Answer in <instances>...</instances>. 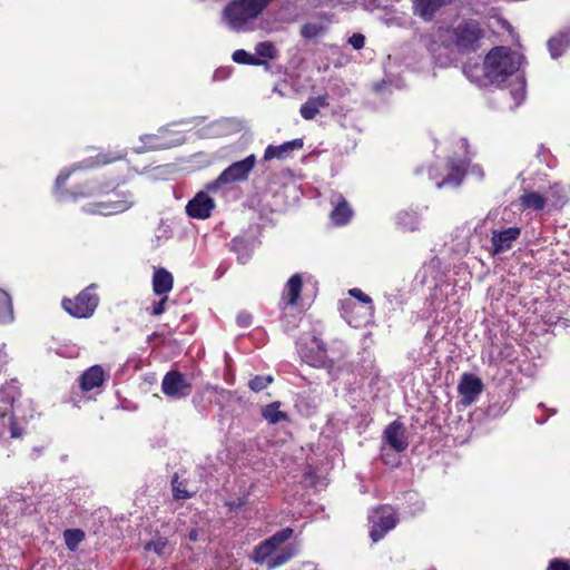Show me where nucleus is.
<instances>
[{
    "instance_id": "obj_1",
    "label": "nucleus",
    "mask_w": 570,
    "mask_h": 570,
    "mask_svg": "<svg viewBox=\"0 0 570 570\" xmlns=\"http://www.w3.org/2000/svg\"><path fill=\"white\" fill-rule=\"evenodd\" d=\"M484 37L485 29L482 23L476 19L465 18L445 29L444 46L465 55L478 51Z\"/></svg>"
},
{
    "instance_id": "obj_2",
    "label": "nucleus",
    "mask_w": 570,
    "mask_h": 570,
    "mask_svg": "<svg viewBox=\"0 0 570 570\" xmlns=\"http://www.w3.org/2000/svg\"><path fill=\"white\" fill-rule=\"evenodd\" d=\"M518 69L519 56L507 47L492 48L483 60V72L491 83L504 82Z\"/></svg>"
},
{
    "instance_id": "obj_3",
    "label": "nucleus",
    "mask_w": 570,
    "mask_h": 570,
    "mask_svg": "<svg viewBox=\"0 0 570 570\" xmlns=\"http://www.w3.org/2000/svg\"><path fill=\"white\" fill-rule=\"evenodd\" d=\"M19 395L16 381H10L0 389V442L6 443L23 434V428L12 414L13 402Z\"/></svg>"
},
{
    "instance_id": "obj_4",
    "label": "nucleus",
    "mask_w": 570,
    "mask_h": 570,
    "mask_svg": "<svg viewBox=\"0 0 570 570\" xmlns=\"http://www.w3.org/2000/svg\"><path fill=\"white\" fill-rule=\"evenodd\" d=\"M292 534L293 530L291 528H286L262 542L254 551V561L259 564H267L269 569L279 567L287 562L294 556V551L292 549L283 550L275 556L273 554L282 543L292 537Z\"/></svg>"
},
{
    "instance_id": "obj_5",
    "label": "nucleus",
    "mask_w": 570,
    "mask_h": 570,
    "mask_svg": "<svg viewBox=\"0 0 570 570\" xmlns=\"http://www.w3.org/2000/svg\"><path fill=\"white\" fill-rule=\"evenodd\" d=\"M272 0H232L223 17L233 30H240L249 20L257 18Z\"/></svg>"
},
{
    "instance_id": "obj_6",
    "label": "nucleus",
    "mask_w": 570,
    "mask_h": 570,
    "mask_svg": "<svg viewBox=\"0 0 570 570\" xmlns=\"http://www.w3.org/2000/svg\"><path fill=\"white\" fill-rule=\"evenodd\" d=\"M297 352L302 361L314 367H332L334 358L327 355L324 344L320 341L315 330L304 332L296 342Z\"/></svg>"
},
{
    "instance_id": "obj_7",
    "label": "nucleus",
    "mask_w": 570,
    "mask_h": 570,
    "mask_svg": "<svg viewBox=\"0 0 570 570\" xmlns=\"http://www.w3.org/2000/svg\"><path fill=\"white\" fill-rule=\"evenodd\" d=\"M100 303L98 294V285L91 283L81 289L75 297H63L61 307L71 316L76 318H89L94 315Z\"/></svg>"
},
{
    "instance_id": "obj_8",
    "label": "nucleus",
    "mask_w": 570,
    "mask_h": 570,
    "mask_svg": "<svg viewBox=\"0 0 570 570\" xmlns=\"http://www.w3.org/2000/svg\"><path fill=\"white\" fill-rule=\"evenodd\" d=\"M255 166L256 156L254 154L239 161L233 163L225 168L215 180L206 185L207 191L215 194L226 185L246 181Z\"/></svg>"
},
{
    "instance_id": "obj_9",
    "label": "nucleus",
    "mask_w": 570,
    "mask_h": 570,
    "mask_svg": "<svg viewBox=\"0 0 570 570\" xmlns=\"http://www.w3.org/2000/svg\"><path fill=\"white\" fill-rule=\"evenodd\" d=\"M348 295L357 301L343 299L340 303L342 317L344 318H372L374 316L375 307L372 298L365 294L361 288L354 287L348 289Z\"/></svg>"
},
{
    "instance_id": "obj_10",
    "label": "nucleus",
    "mask_w": 570,
    "mask_h": 570,
    "mask_svg": "<svg viewBox=\"0 0 570 570\" xmlns=\"http://www.w3.org/2000/svg\"><path fill=\"white\" fill-rule=\"evenodd\" d=\"M370 520L373 523L370 532L373 542H377L387 531L396 525L394 510L387 505L374 510Z\"/></svg>"
},
{
    "instance_id": "obj_11",
    "label": "nucleus",
    "mask_w": 570,
    "mask_h": 570,
    "mask_svg": "<svg viewBox=\"0 0 570 570\" xmlns=\"http://www.w3.org/2000/svg\"><path fill=\"white\" fill-rule=\"evenodd\" d=\"M161 391L168 397L181 399L190 394L191 384L183 373L170 371L163 379Z\"/></svg>"
},
{
    "instance_id": "obj_12",
    "label": "nucleus",
    "mask_w": 570,
    "mask_h": 570,
    "mask_svg": "<svg viewBox=\"0 0 570 570\" xmlns=\"http://www.w3.org/2000/svg\"><path fill=\"white\" fill-rule=\"evenodd\" d=\"M383 440L395 452H403L409 446L406 430L399 421H393L385 428Z\"/></svg>"
},
{
    "instance_id": "obj_13",
    "label": "nucleus",
    "mask_w": 570,
    "mask_h": 570,
    "mask_svg": "<svg viewBox=\"0 0 570 570\" xmlns=\"http://www.w3.org/2000/svg\"><path fill=\"white\" fill-rule=\"evenodd\" d=\"M458 391L462 396V403L470 405L483 391V383L478 376L464 373L460 379Z\"/></svg>"
},
{
    "instance_id": "obj_14",
    "label": "nucleus",
    "mask_w": 570,
    "mask_h": 570,
    "mask_svg": "<svg viewBox=\"0 0 570 570\" xmlns=\"http://www.w3.org/2000/svg\"><path fill=\"white\" fill-rule=\"evenodd\" d=\"M215 207L214 200L205 193L199 191L186 205V213L191 218L206 219Z\"/></svg>"
},
{
    "instance_id": "obj_15",
    "label": "nucleus",
    "mask_w": 570,
    "mask_h": 570,
    "mask_svg": "<svg viewBox=\"0 0 570 570\" xmlns=\"http://www.w3.org/2000/svg\"><path fill=\"white\" fill-rule=\"evenodd\" d=\"M521 229L519 227H509L504 230H492L491 244L493 255L504 253L512 247L514 240L519 238Z\"/></svg>"
},
{
    "instance_id": "obj_16",
    "label": "nucleus",
    "mask_w": 570,
    "mask_h": 570,
    "mask_svg": "<svg viewBox=\"0 0 570 570\" xmlns=\"http://www.w3.org/2000/svg\"><path fill=\"white\" fill-rule=\"evenodd\" d=\"M303 289V277L296 273L292 275L286 282L282 292L281 302L285 306L298 307L301 306V294Z\"/></svg>"
},
{
    "instance_id": "obj_17",
    "label": "nucleus",
    "mask_w": 570,
    "mask_h": 570,
    "mask_svg": "<svg viewBox=\"0 0 570 570\" xmlns=\"http://www.w3.org/2000/svg\"><path fill=\"white\" fill-rule=\"evenodd\" d=\"M304 146L302 138H296L289 141H285L281 145H268L264 150L263 160L271 161L272 159H286L291 157L294 150H299Z\"/></svg>"
},
{
    "instance_id": "obj_18",
    "label": "nucleus",
    "mask_w": 570,
    "mask_h": 570,
    "mask_svg": "<svg viewBox=\"0 0 570 570\" xmlns=\"http://www.w3.org/2000/svg\"><path fill=\"white\" fill-rule=\"evenodd\" d=\"M132 203L131 194H125L122 196L115 194V198L112 199L96 203V208L104 215H114L127 210Z\"/></svg>"
},
{
    "instance_id": "obj_19",
    "label": "nucleus",
    "mask_w": 570,
    "mask_h": 570,
    "mask_svg": "<svg viewBox=\"0 0 570 570\" xmlns=\"http://www.w3.org/2000/svg\"><path fill=\"white\" fill-rule=\"evenodd\" d=\"M451 0H414L413 13L424 21H432L436 12Z\"/></svg>"
},
{
    "instance_id": "obj_20",
    "label": "nucleus",
    "mask_w": 570,
    "mask_h": 570,
    "mask_svg": "<svg viewBox=\"0 0 570 570\" xmlns=\"http://www.w3.org/2000/svg\"><path fill=\"white\" fill-rule=\"evenodd\" d=\"M446 176L443 178L439 187L450 185L458 187L462 184L466 175V164L462 159H450L446 163Z\"/></svg>"
},
{
    "instance_id": "obj_21",
    "label": "nucleus",
    "mask_w": 570,
    "mask_h": 570,
    "mask_svg": "<svg viewBox=\"0 0 570 570\" xmlns=\"http://www.w3.org/2000/svg\"><path fill=\"white\" fill-rule=\"evenodd\" d=\"M328 95L325 92L317 97L308 98L307 101L301 106L299 114L305 120H312L318 115L320 108L328 107Z\"/></svg>"
},
{
    "instance_id": "obj_22",
    "label": "nucleus",
    "mask_w": 570,
    "mask_h": 570,
    "mask_svg": "<svg viewBox=\"0 0 570 570\" xmlns=\"http://www.w3.org/2000/svg\"><path fill=\"white\" fill-rule=\"evenodd\" d=\"M174 286V277L166 268H155L153 275V291L156 295H167Z\"/></svg>"
},
{
    "instance_id": "obj_23",
    "label": "nucleus",
    "mask_w": 570,
    "mask_h": 570,
    "mask_svg": "<svg viewBox=\"0 0 570 570\" xmlns=\"http://www.w3.org/2000/svg\"><path fill=\"white\" fill-rule=\"evenodd\" d=\"M353 215L352 208L347 200L342 196H337L335 206L331 212V219L335 225H345L350 222Z\"/></svg>"
},
{
    "instance_id": "obj_24",
    "label": "nucleus",
    "mask_w": 570,
    "mask_h": 570,
    "mask_svg": "<svg viewBox=\"0 0 570 570\" xmlns=\"http://www.w3.org/2000/svg\"><path fill=\"white\" fill-rule=\"evenodd\" d=\"M104 382V371L99 365L88 368L80 377V386L83 391H91Z\"/></svg>"
},
{
    "instance_id": "obj_25",
    "label": "nucleus",
    "mask_w": 570,
    "mask_h": 570,
    "mask_svg": "<svg viewBox=\"0 0 570 570\" xmlns=\"http://www.w3.org/2000/svg\"><path fill=\"white\" fill-rule=\"evenodd\" d=\"M570 47V31H562L548 41V49L552 58H558Z\"/></svg>"
},
{
    "instance_id": "obj_26",
    "label": "nucleus",
    "mask_w": 570,
    "mask_h": 570,
    "mask_svg": "<svg viewBox=\"0 0 570 570\" xmlns=\"http://www.w3.org/2000/svg\"><path fill=\"white\" fill-rule=\"evenodd\" d=\"M548 198L537 191L525 190L520 197L519 203L523 209L542 210L547 205Z\"/></svg>"
},
{
    "instance_id": "obj_27",
    "label": "nucleus",
    "mask_w": 570,
    "mask_h": 570,
    "mask_svg": "<svg viewBox=\"0 0 570 570\" xmlns=\"http://www.w3.org/2000/svg\"><path fill=\"white\" fill-rule=\"evenodd\" d=\"M14 317L11 295L0 287V321H12Z\"/></svg>"
},
{
    "instance_id": "obj_28",
    "label": "nucleus",
    "mask_w": 570,
    "mask_h": 570,
    "mask_svg": "<svg viewBox=\"0 0 570 570\" xmlns=\"http://www.w3.org/2000/svg\"><path fill=\"white\" fill-rule=\"evenodd\" d=\"M232 59L234 62H236L238 65H248V66L267 65L266 60L257 58L255 55H252L244 49L235 50L233 52Z\"/></svg>"
},
{
    "instance_id": "obj_29",
    "label": "nucleus",
    "mask_w": 570,
    "mask_h": 570,
    "mask_svg": "<svg viewBox=\"0 0 570 570\" xmlns=\"http://www.w3.org/2000/svg\"><path fill=\"white\" fill-rule=\"evenodd\" d=\"M279 402H274L272 404L266 405L262 411V415L264 416V419L272 424L286 421L287 415L285 412L279 411Z\"/></svg>"
},
{
    "instance_id": "obj_30",
    "label": "nucleus",
    "mask_w": 570,
    "mask_h": 570,
    "mask_svg": "<svg viewBox=\"0 0 570 570\" xmlns=\"http://www.w3.org/2000/svg\"><path fill=\"white\" fill-rule=\"evenodd\" d=\"M146 551H154L159 557H164L169 552V543L167 538L157 535L144 546Z\"/></svg>"
},
{
    "instance_id": "obj_31",
    "label": "nucleus",
    "mask_w": 570,
    "mask_h": 570,
    "mask_svg": "<svg viewBox=\"0 0 570 570\" xmlns=\"http://www.w3.org/2000/svg\"><path fill=\"white\" fill-rule=\"evenodd\" d=\"M63 539L69 550L75 551L85 539V532L79 529H68L63 532Z\"/></svg>"
},
{
    "instance_id": "obj_32",
    "label": "nucleus",
    "mask_w": 570,
    "mask_h": 570,
    "mask_svg": "<svg viewBox=\"0 0 570 570\" xmlns=\"http://www.w3.org/2000/svg\"><path fill=\"white\" fill-rule=\"evenodd\" d=\"M255 53L257 58L263 60L265 59H275L277 56V49L269 41L258 42L255 47Z\"/></svg>"
},
{
    "instance_id": "obj_33",
    "label": "nucleus",
    "mask_w": 570,
    "mask_h": 570,
    "mask_svg": "<svg viewBox=\"0 0 570 570\" xmlns=\"http://www.w3.org/2000/svg\"><path fill=\"white\" fill-rule=\"evenodd\" d=\"M273 382V377L271 375L266 376H255L248 383L250 390L254 392H261L266 389Z\"/></svg>"
},
{
    "instance_id": "obj_34",
    "label": "nucleus",
    "mask_w": 570,
    "mask_h": 570,
    "mask_svg": "<svg viewBox=\"0 0 570 570\" xmlns=\"http://www.w3.org/2000/svg\"><path fill=\"white\" fill-rule=\"evenodd\" d=\"M161 298L159 301H154L150 306V314L154 316L160 315L165 311V304L167 303V295H160Z\"/></svg>"
},
{
    "instance_id": "obj_35",
    "label": "nucleus",
    "mask_w": 570,
    "mask_h": 570,
    "mask_svg": "<svg viewBox=\"0 0 570 570\" xmlns=\"http://www.w3.org/2000/svg\"><path fill=\"white\" fill-rule=\"evenodd\" d=\"M348 43L355 49L360 50L365 45V37L362 33H353L348 38Z\"/></svg>"
},
{
    "instance_id": "obj_36",
    "label": "nucleus",
    "mask_w": 570,
    "mask_h": 570,
    "mask_svg": "<svg viewBox=\"0 0 570 570\" xmlns=\"http://www.w3.org/2000/svg\"><path fill=\"white\" fill-rule=\"evenodd\" d=\"M180 483L175 479L173 480L174 497L176 499H187L191 497V493L180 488Z\"/></svg>"
},
{
    "instance_id": "obj_37",
    "label": "nucleus",
    "mask_w": 570,
    "mask_h": 570,
    "mask_svg": "<svg viewBox=\"0 0 570 570\" xmlns=\"http://www.w3.org/2000/svg\"><path fill=\"white\" fill-rule=\"evenodd\" d=\"M121 156H118V157H110L109 155L107 154H98L96 156V164L97 165H107V164H110L117 159H120Z\"/></svg>"
},
{
    "instance_id": "obj_38",
    "label": "nucleus",
    "mask_w": 570,
    "mask_h": 570,
    "mask_svg": "<svg viewBox=\"0 0 570 570\" xmlns=\"http://www.w3.org/2000/svg\"><path fill=\"white\" fill-rule=\"evenodd\" d=\"M548 570H570V566L563 560H553L550 562Z\"/></svg>"
},
{
    "instance_id": "obj_39",
    "label": "nucleus",
    "mask_w": 570,
    "mask_h": 570,
    "mask_svg": "<svg viewBox=\"0 0 570 570\" xmlns=\"http://www.w3.org/2000/svg\"><path fill=\"white\" fill-rule=\"evenodd\" d=\"M553 189L554 188H551L552 206L556 208H561L567 203V198L566 196L554 195Z\"/></svg>"
},
{
    "instance_id": "obj_40",
    "label": "nucleus",
    "mask_w": 570,
    "mask_h": 570,
    "mask_svg": "<svg viewBox=\"0 0 570 570\" xmlns=\"http://www.w3.org/2000/svg\"><path fill=\"white\" fill-rule=\"evenodd\" d=\"M253 315L248 311H240L237 316L236 321L244 322V321H252Z\"/></svg>"
},
{
    "instance_id": "obj_41",
    "label": "nucleus",
    "mask_w": 570,
    "mask_h": 570,
    "mask_svg": "<svg viewBox=\"0 0 570 570\" xmlns=\"http://www.w3.org/2000/svg\"><path fill=\"white\" fill-rule=\"evenodd\" d=\"M313 27L311 24H305L303 28H302V36L304 37H311L312 36V32H311V29Z\"/></svg>"
},
{
    "instance_id": "obj_42",
    "label": "nucleus",
    "mask_w": 570,
    "mask_h": 570,
    "mask_svg": "<svg viewBox=\"0 0 570 570\" xmlns=\"http://www.w3.org/2000/svg\"><path fill=\"white\" fill-rule=\"evenodd\" d=\"M68 176H69V175H59V176L57 177V185H58V186H63V185H65V183H66V181H67V179H68Z\"/></svg>"
},
{
    "instance_id": "obj_43",
    "label": "nucleus",
    "mask_w": 570,
    "mask_h": 570,
    "mask_svg": "<svg viewBox=\"0 0 570 570\" xmlns=\"http://www.w3.org/2000/svg\"><path fill=\"white\" fill-rule=\"evenodd\" d=\"M188 538H189V540H190V541H197V539H198V532H197V530H195V529H194V530H191V531L189 532V534H188Z\"/></svg>"
},
{
    "instance_id": "obj_44",
    "label": "nucleus",
    "mask_w": 570,
    "mask_h": 570,
    "mask_svg": "<svg viewBox=\"0 0 570 570\" xmlns=\"http://www.w3.org/2000/svg\"><path fill=\"white\" fill-rule=\"evenodd\" d=\"M382 460L384 461V463L389 464L390 463V460L387 459V454L385 453V449L383 448L382 450Z\"/></svg>"
},
{
    "instance_id": "obj_45",
    "label": "nucleus",
    "mask_w": 570,
    "mask_h": 570,
    "mask_svg": "<svg viewBox=\"0 0 570 570\" xmlns=\"http://www.w3.org/2000/svg\"><path fill=\"white\" fill-rule=\"evenodd\" d=\"M81 196H89V193H80Z\"/></svg>"
}]
</instances>
